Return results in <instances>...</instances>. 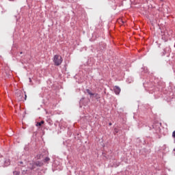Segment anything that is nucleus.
<instances>
[{
    "mask_svg": "<svg viewBox=\"0 0 175 175\" xmlns=\"http://www.w3.org/2000/svg\"><path fill=\"white\" fill-rule=\"evenodd\" d=\"M9 1H15V0H9Z\"/></svg>",
    "mask_w": 175,
    "mask_h": 175,
    "instance_id": "16",
    "label": "nucleus"
},
{
    "mask_svg": "<svg viewBox=\"0 0 175 175\" xmlns=\"http://www.w3.org/2000/svg\"><path fill=\"white\" fill-rule=\"evenodd\" d=\"M43 124H44V121L42 120L41 122H38L36 126H42V125H43Z\"/></svg>",
    "mask_w": 175,
    "mask_h": 175,
    "instance_id": "7",
    "label": "nucleus"
},
{
    "mask_svg": "<svg viewBox=\"0 0 175 175\" xmlns=\"http://www.w3.org/2000/svg\"><path fill=\"white\" fill-rule=\"evenodd\" d=\"M109 126H111V123H109Z\"/></svg>",
    "mask_w": 175,
    "mask_h": 175,
    "instance_id": "15",
    "label": "nucleus"
},
{
    "mask_svg": "<svg viewBox=\"0 0 175 175\" xmlns=\"http://www.w3.org/2000/svg\"><path fill=\"white\" fill-rule=\"evenodd\" d=\"M62 57L59 55H55L53 57V63L55 65V66H59L61 64H62Z\"/></svg>",
    "mask_w": 175,
    "mask_h": 175,
    "instance_id": "1",
    "label": "nucleus"
},
{
    "mask_svg": "<svg viewBox=\"0 0 175 175\" xmlns=\"http://www.w3.org/2000/svg\"><path fill=\"white\" fill-rule=\"evenodd\" d=\"M16 95L18 98V100H23V93L21 92V90H17L16 92Z\"/></svg>",
    "mask_w": 175,
    "mask_h": 175,
    "instance_id": "2",
    "label": "nucleus"
},
{
    "mask_svg": "<svg viewBox=\"0 0 175 175\" xmlns=\"http://www.w3.org/2000/svg\"><path fill=\"white\" fill-rule=\"evenodd\" d=\"M167 53H170V47H166L164 50L163 52L161 53V55H166Z\"/></svg>",
    "mask_w": 175,
    "mask_h": 175,
    "instance_id": "6",
    "label": "nucleus"
},
{
    "mask_svg": "<svg viewBox=\"0 0 175 175\" xmlns=\"http://www.w3.org/2000/svg\"><path fill=\"white\" fill-rule=\"evenodd\" d=\"M49 161H50V158L46 157L44 160V162H49Z\"/></svg>",
    "mask_w": 175,
    "mask_h": 175,
    "instance_id": "9",
    "label": "nucleus"
},
{
    "mask_svg": "<svg viewBox=\"0 0 175 175\" xmlns=\"http://www.w3.org/2000/svg\"><path fill=\"white\" fill-rule=\"evenodd\" d=\"M35 166H43V163H42L41 161H36L33 163V165L32 167H30V169H35Z\"/></svg>",
    "mask_w": 175,
    "mask_h": 175,
    "instance_id": "3",
    "label": "nucleus"
},
{
    "mask_svg": "<svg viewBox=\"0 0 175 175\" xmlns=\"http://www.w3.org/2000/svg\"><path fill=\"white\" fill-rule=\"evenodd\" d=\"M172 136L175 137V131L172 133Z\"/></svg>",
    "mask_w": 175,
    "mask_h": 175,
    "instance_id": "11",
    "label": "nucleus"
},
{
    "mask_svg": "<svg viewBox=\"0 0 175 175\" xmlns=\"http://www.w3.org/2000/svg\"><path fill=\"white\" fill-rule=\"evenodd\" d=\"M86 92L90 96V97L94 96V98H98V94L92 93V92H91V90H90V89H87Z\"/></svg>",
    "mask_w": 175,
    "mask_h": 175,
    "instance_id": "5",
    "label": "nucleus"
},
{
    "mask_svg": "<svg viewBox=\"0 0 175 175\" xmlns=\"http://www.w3.org/2000/svg\"><path fill=\"white\" fill-rule=\"evenodd\" d=\"M113 166H114L115 167H117V166H118V165H113Z\"/></svg>",
    "mask_w": 175,
    "mask_h": 175,
    "instance_id": "12",
    "label": "nucleus"
},
{
    "mask_svg": "<svg viewBox=\"0 0 175 175\" xmlns=\"http://www.w3.org/2000/svg\"><path fill=\"white\" fill-rule=\"evenodd\" d=\"M113 91L116 95H120V92H121V88L118 86H115L113 88Z\"/></svg>",
    "mask_w": 175,
    "mask_h": 175,
    "instance_id": "4",
    "label": "nucleus"
},
{
    "mask_svg": "<svg viewBox=\"0 0 175 175\" xmlns=\"http://www.w3.org/2000/svg\"><path fill=\"white\" fill-rule=\"evenodd\" d=\"M5 163V166H8V165H10V160H6Z\"/></svg>",
    "mask_w": 175,
    "mask_h": 175,
    "instance_id": "8",
    "label": "nucleus"
},
{
    "mask_svg": "<svg viewBox=\"0 0 175 175\" xmlns=\"http://www.w3.org/2000/svg\"><path fill=\"white\" fill-rule=\"evenodd\" d=\"M29 81H30V82L32 81V80L31 79V78H29Z\"/></svg>",
    "mask_w": 175,
    "mask_h": 175,
    "instance_id": "14",
    "label": "nucleus"
},
{
    "mask_svg": "<svg viewBox=\"0 0 175 175\" xmlns=\"http://www.w3.org/2000/svg\"><path fill=\"white\" fill-rule=\"evenodd\" d=\"M14 175H19L20 172H17V171H14Z\"/></svg>",
    "mask_w": 175,
    "mask_h": 175,
    "instance_id": "10",
    "label": "nucleus"
},
{
    "mask_svg": "<svg viewBox=\"0 0 175 175\" xmlns=\"http://www.w3.org/2000/svg\"><path fill=\"white\" fill-rule=\"evenodd\" d=\"M27 99V94L25 95V100Z\"/></svg>",
    "mask_w": 175,
    "mask_h": 175,
    "instance_id": "13",
    "label": "nucleus"
}]
</instances>
